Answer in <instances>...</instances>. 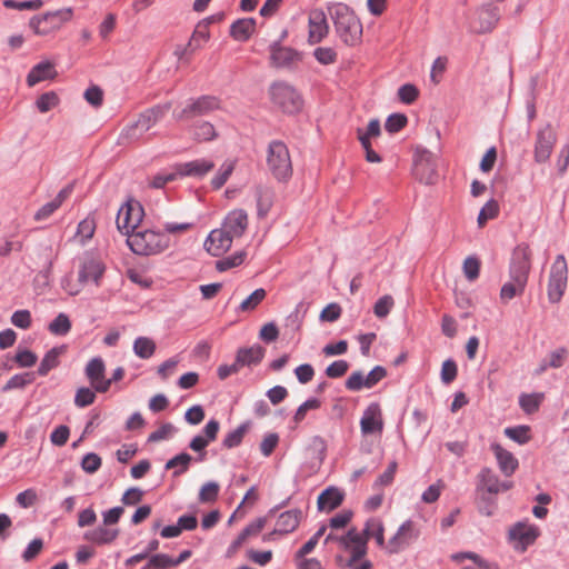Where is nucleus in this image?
Wrapping results in <instances>:
<instances>
[{
  "label": "nucleus",
  "mask_w": 569,
  "mask_h": 569,
  "mask_svg": "<svg viewBox=\"0 0 569 569\" xmlns=\"http://www.w3.org/2000/svg\"><path fill=\"white\" fill-rule=\"evenodd\" d=\"M104 272L106 264L101 258L87 252L79 260L77 280L74 281L71 276H67L62 279L61 287L68 295L77 296L87 284L100 287Z\"/></svg>",
  "instance_id": "f257e3e1"
},
{
  "label": "nucleus",
  "mask_w": 569,
  "mask_h": 569,
  "mask_svg": "<svg viewBox=\"0 0 569 569\" xmlns=\"http://www.w3.org/2000/svg\"><path fill=\"white\" fill-rule=\"evenodd\" d=\"M339 38L347 46L357 44L362 36V24L350 7L336 3L329 8Z\"/></svg>",
  "instance_id": "f03ea898"
},
{
  "label": "nucleus",
  "mask_w": 569,
  "mask_h": 569,
  "mask_svg": "<svg viewBox=\"0 0 569 569\" xmlns=\"http://www.w3.org/2000/svg\"><path fill=\"white\" fill-rule=\"evenodd\" d=\"M266 166L271 177L280 183H287L293 173L292 159L287 144L272 140L266 149Z\"/></svg>",
  "instance_id": "7ed1b4c3"
},
{
  "label": "nucleus",
  "mask_w": 569,
  "mask_h": 569,
  "mask_svg": "<svg viewBox=\"0 0 569 569\" xmlns=\"http://www.w3.org/2000/svg\"><path fill=\"white\" fill-rule=\"evenodd\" d=\"M73 18L71 7L46 11L30 18L28 26L36 36L47 37L59 32Z\"/></svg>",
  "instance_id": "20e7f679"
},
{
  "label": "nucleus",
  "mask_w": 569,
  "mask_h": 569,
  "mask_svg": "<svg viewBox=\"0 0 569 569\" xmlns=\"http://www.w3.org/2000/svg\"><path fill=\"white\" fill-rule=\"evenodd\" d=\"M127 243L136 254L156 256L169 248L170 238L163 232L142 230L131 232Z\"/></svg>",
  "instance_id": "39448f33"
},
{
  "label": "nucleus",
  "mask_w": 569,
  "mask_h": 569,
  "mask_svg": "<svg viewBox=\"0 0 569 569\" xmlns=\"http://www.w3.org/2000/svg\"><path fill=\"white\" fill-rule=\"evenodd\" d=\"M269 98L273 106L287 113H296L302 108L300 93L287 82H274L269 88Z\"/></svg>",
  "instance_id": "423d86ee"
},
{
  "label": "nucleus",
  "mask_w": 569,
  "mask_h": 569,
  "mask_svg": "<svg viewBox=\"0 0 569 569\" xmlns=\"http://www.w3.org/2000/svg\"><path fill=\"white\" fill-rule=\"evenodd\" d=\"M221 109V102L213 96H201L197 99H190L183 108L176 109L172 113L177 121H188L196 117L210 114Z\"/></svg>",
  "instance_id": "0eeeda50"
},
{
  "label": "nucleus",
  "mask_w": 569,
  "mask_h": 569,
  "mask_svg": "<svg viewBox=\"0 0 569 569\" xmlns=\"http://www.w3.org/2000/svg\"><path fill=\"white\" fill-rule=\"evenodd\" d=\"M568 282V266L563 254H558L551 264L548 280V299L551 303L561 300Z\"/></svg>",
  "instance_id": "6e6552de"
},
{
  "label": "nucleus",
  "mask_w": 569,
  "mask_h": 569,
  "mask_svg": "<svg viewBox=\"0 0 569 569\" xmlns=\"http://www.w3.org/2000/svg\"><path fill=\"white\" fill-rule=\"evenodd\" d=\"M171 108L170 103L157 106L142 112L133 124L126 127L123 136L129 140L139 139L150 130Z\"/></svg>",
  "instance_id": "1a4fd4ad"
},
{
  "label": "nucleus",
  "mask_w": 569,
  "mask_h": 569,
  "mask_svg": "<svg viewBox=\"0 0 569 569\" xmlns=\"http://www.w3.org/2000/svg\"><path fill=\"white\" fill-rule=\"evenodd\" d=\"M412 174L425 184H433L438 179L436 157L426 149H416Z\"/></svg>",
  "instance_id": "9d476101"
},
{
  "label": "nucleus",
  "mask_w": 569,
  "mask_h": 569,
  "mask_svg": "<svg viewBox=\"0 0 569 569\" xmlns=\"http://www.w3.org/2000/svg\"><path fill=\"white\" fill-rule=\"evenodd\" d=\"M532 252L528 243H519L512 251L509 274L515 281L528 282Z\"/></svg>",
  "instance_id": "9b49d317"
},
{
  "label": "nucleus",
  "mask_w": 569,
  "mask_h": 569,
  "mask_svg": "<svg viewBox=\"0 0 569 569\" xmlns=\"http://www.w3.org/2000/svg\"><path fill=\"white\" fill-rule=\"evenodd\" d=\"M143 218V208L142 206L134 200H129L124 203L118 211L117 214V227L118 229L126 233L127 237L134 232Z\"/></svg>",
  "instance_id": "f8f14e48"
},
{
  "label": "nucleus",
  "mask_w": 569,
  "mask_h": 569,
  "mask_svg": "<svg viewBox=\"0 0 569 569\" xmlns=\"http://www.w3.org/2000/svg\"><path fill=\"white\" fill-rule=\"evenodd\" d=\"M336 540L339 542L347 552L350 553V559L353 562L360 560L367 552L366 538L357 529H350L345 536L333 537L332 535L327 536L326 542Z\"/></svg>",
  "instance_id": "ddd939ff"
},
{
  "label": "nucleus",
  "mask_w": 569,
  "mask_h": 569,
  "mask_svg": "<svg viewBox=\"0 0 569 569\" xmlns=\"http://www.w3.org/2000/svg\"><path fill=\"white\" fill-rule=\"evenodd\" d=\"M539 528L525 521L517 522L509 529V540L520 552L527 550L539 537Z\"/></svg>",
  "instance_id": "4468645a"
},
{
  "label": "nucleus",
  "mask_w": 569,
  "mask_h": 569,
  "mask_svg": "<svg viewBox=\"0 0 569 569\" xmlns=\"http://www.w3.org/2000/svg\"><path fill=\"white\" fill-rule=\"evenodd\" d=\"M557 142V134L550 124H547L537 132L533 157L537 163H545L549 160Z\"/></svg>",
  "instance_id": "2eb2a0df"
},
{
  "label": "nucleus",
  "mask_w": 569,
  "mask_h": 569,
  "mask_svg": "<svg viewBox=\"0 0 569 569\" xmlns=\"http://www.w3.org/2000/svg\"><path fill=\"white\" fill-rule=\"evenodd\" d=\"M417 537L418 532L415 528V523L408 520L398 528L397 532L389 539L385 548L389 553H398L409 547Z\"/></svg>",
  "instance_id": "dca6fc26"
},
{
  "label": "nucleus",
  "mask_w": 569,
  "mask_h": 569,
  "mask_svg": "<svg viewBox=\"0 0 569 569\" xmlns=\"http://www.w3.org/2000/svg\"><path fill=\"white\" fill-rule=\"evenodd\" d=\"M478 492H488L498 495L512 488L511 481H501L499 477L490 468H482L478 473Z\"/></svg>",
  "instance_id": "f3484780"
},
{
  "label": "nucleus",
  "mask_w": 569,
  "mask_h": 569,
  "mask_svg": "<svg viewBox=\"0 0 569 569\" xmlns=\"http://www.w3.org/2000/svg\"><path fill=\"white\" fill-rule=\"evenodd\" d=\"M329 32L327 16L321 9H315L308 17V42L316 44L321 42Z\"/></svg>",
  "instance_id": "a211bd4d"
},
{
  "label": "nucleus",
  "mask_w": 569,
  "mask_h": 569,
  "mask_svg": "<svg viewBox=\"0 0 569 569\" xmlns=\"http://www.w3.org/2000/svg\"><path fill=\"white\" fill-rule=\"evenodd\" d=\"M104 372L106 366L101 358L91 359L86 367V376L97 392H107L111 386V380H107Z\"/></svg>",
  "instance_id": "6ab92c4d"
},
{
  "label": "nucleus",
  "mask_w": 569,
  "mask_h": 569,
  "mask_svg": "<svg viewBox=\"0 0 569 569\" xmlns=\"http://www.w3.org/2000/svg\"><path fill=\"white\" fill-rule=\"evenodd\" d=\"M233 237L222 227L212 230L204 241L206 250L213 257H220L232 246Z\"/></svg>",
  "instance_id": "aec40b11"
},
{
  "label": "nucleus",
  "mask_w": 569,
  "mask_h": 569,
  "mask_svg": "<svg viewBox=\"0 0 569 569\" xmlns=\"http://www.w3.org/2000/svg\"><path fill=\"white\" fill-rule=\"evenodd\" d=\"M302 518V512L299 509L288 510L279 515L274 530L263 536L264 541L272 539L274 535H287L295 531Z\"/></svg>",
  "instance_id": "412c9836"
},
{
  "label": "nucleus",
  "mask_w": 569,
  "mask_h": 569,
  "mask_svg": "<svg viewBox=\"0 0 569 569\" xmlns=\"http://www.w3.org/2000/svg\"><path fill=\"white\" fill-rule=\"evenodd\" d=\"M360 429L363 435L382 432L383 418L379 403L372 402L365 409L360 420Z\"/></svg>",
  "instance_id": "4be33fe9"
},
{
  "label": "nucleus",
  "mask_w": 569,
  "mask_h": 569,
  "mask_svg": "<svg viewBox=\"0 0 569 569\" xmlns=\"http://www.w3.org/2000/svg\"><path fill=\"white\" fill-rule=\"evenodd\" d=\"M248 224V212L244 209H233L228 212L221 227L237 239L244 234Z\"/></svg>",
  "instance_id": "5701e85b"
},
{
  "label": "nucleus",
  "mask_w": 569,
  "mask_h": 569,
  "mask_svg": "<svg viewBox=\"0 0 569 569\" xmlns=\"http://www.w3.org/2000/svg\"><path fill=\"white\" fill-rule=\"evenodd\" d=\"M500 19V12L497 7L485 6L477 11L472 28L478 33H486L493 30Z\"/></svg>",
  "instance_id": "b1692460"
},
{
  "label": "nucleus",
  "mask_w": 569,
  "mask_h": 569,
  "mask_svg": "<svg viewBox=\"0 0 569 569\" xmlns=\"http://www.w3.org/2000/svg\"><path fill=\"white\" fill-rule=\"evenodd\" d=\"M180 178H202L214 168V162L209 159H196L188 162L176 163Z\"/></svg>",
  "instance_id": "393cba45"
},
{
  "label": "nucleus",
  "mask_w": 569,
  "mask_h": 569,
  "mask_svg": "<svg viewBox=\"0 0 569 569\" xmlns=\"http://www.w3.org/2000/svg\"><path fill=\"white\" fill-rule=\"evenodd\" d=\"M490 449L495 455L501 473L506 477H511L519 467L518 459L497 442L491 443Z\"/></svg>",
  "instance_id": "a878e982"
},
{
  "label": "nucleus",
  "mask_w": 569,
  "mask_h": 569,
  "mask_svg": "<svg viewBox=\"0 0 569 569\" xmlns=\"http://www.w3.org/2000/svg\"><path fill=\"white\" fill-rule=\"evenodd\" d=\"M72 192V186L69 184L61 189L59 193L50 202L43 204L36 213L33 219L36 221H43L50 218L61 204L70 197Z\"/></svg>",
  "instance_id": "bb28decb"
},
{
  "label": "nucleus",
  "mask_w": 569,
  "mask_h": 569,
  "mask_svg": "<svg viewBox=\"0 0 569 569\" xmlns=\"http://www.w3.org/2000/svg\"><path fill=\"white\" fill-rule=\"evenodd\" d=\"M343 498L345 493L342 490L329 487L318 496L317 505L319 510L330 512L342 503Z\"/></svg>",
  "instance_id": "cd10ccee"
},
{
  "label": "nucleus",
  "mask_w": 569,
  "mask_h": 569,
  "mask_svg": "<svg viewBox=\"0 0 569 569\" xmlns=\"http://www.w3.org/2000/svg\"><path fill=\"white\" fill-rule=\"evenodd\" d=\"M254 197L257 202V216L263 219L273 206L274 192L270 187L259 184L254 189Z\"/></svg>",
  "instance_id": "c85d7f7f"
},
{
  "label": "nucleus",
  "mask_w": 569,
  "mask_h": 569,
  "mask_svg": "<svg viewBox=\"0 0 569 569\" xmlns=\"http://www.w3.org/2000/svg\"><path fill=\"white\" fill-rule=\"evenodd\" d=\"M300 60V53L291 48L278 47L272 49L271 61L276 67H290L297 64Z\"/></svg>",
  "instance_id": "c756f323"
},
{
  "label": "nucleus",
  "mask_w": 569,
  "mask_h": 569,
  "mask_svg": "<svg viewBox=\"0 0 569 569\" xmlns=\"http://www.w3.org/2000/svg\"><path fill=\"white\" fill-rule=\"evenodd\" d=\"M118 529L108 528V526H101L87 531L84 533V539L89 542L101 546L112 543L118 538Z\"/></svg>",
  "instance_id": "7c9ffc66"
},
{
  "label": "nucleus",
  "mask_w": 569,
  "mask_h": 569,
  "mask_svg": "<svg viewBox=\"0 0 569 569\" xmlns=\"http://www.w3.org/2000/svg\"><path fill=\"white\" fill-rule=\"evenodd\" d=\"M67 351L66 346L54 347L50 349L42 358L37 373L41 377H46L52 369L60 365V357Z\"/></svg>",
  "instance_id": "2f4dec72"
},
{
  "label": "nucleus",
  "mask_w": 569,
  "mask_h": 569,
  "mask_svg": "<svg viewBox=\"0 0 569 569\" xmlns=\"http://www.w3.org/2000/svg\"><path fill=\"white\" fill-rule=\"evenodd\" d=\"M57 72L54 70V67L50 62H40L36 64L31 71L29 72L27 77V83L29 87H33L34 84L47 80V79H53L56 77Z\"/></svg>",
  "instance_id": "473e14b6"
},
{
  "label": "nucleus",
  "mask_w": 569,
  "mask_h": 569,
  "mask_svg": "<svg viewBox=\"0 0 569 569\" xmlns=\"http://www.w3.org/2000/svg\"><path fill=\"white\" fill-rule=\"evenodd\" d=\"M254 29L256 21L252 18L239 19L231 24L230 36L237 41H247Z\"/></svg>",
  "instance_id": "72a5a7b5"
},
{
  "label": "nucleus",
  "mask_w": 569,
  "mask_h": 569,
  "mask_svg": "<svg viewBox=\"0 0 569 569\" xmlns=\"http://www.w3.org/2000/svg\"><path fill=\"white\" fill-rule=\"evenodd\" d=\"M264 356V349L254 345L250 348H241L237 351L236 359L241 367L259 363Z\"/></svg>",
  "instance_id": "f704fd0d"
},
{
  "label": "nucleus",
  "mask_w": 569,
  "mask_h": 569,
  "mask_svg": "<svg viewBox=\"0 0 569 569\" xmlns=\"http://www.w3.org/2000/svg\"><path fill=\"white\" fill-rule=\"evenodd\" d=\"M383 531L382 521L378 518H371L367 521L365 530L361 533L366 538V541L370 538H375L378 546L385 547L387 543H385Z\"/></svg>",
  "instance_id": "c9c22d12"
},
{
  "label": "nucleus",
  "mask_w": 569,
  "mask_h": 569,
  "mask_svg": "<svg viewBox=\"0 0 569 569\" xmlns=\"http://www.w3.org/2000/svg\"><path fill=\"white\" fill-rule=\"evenodd\" d=\"M177 166H172L169 169L162 170L149 179V186L151 188L161 189L167 183L179 179Z\"/></svg>",
  "instance_id": "e433bc0d"
},
{
  "label": "nucleus",
  "mask_w": 569,
  "mask_h": 569,
  "mask_svg": "<svg viewBox=\"0 0 569 569\" xmlns=\"http://www.w3.org/2000/svg\"><path fill=\"white\" fill-rule=\"evenodd\" d=\"M133 351L141 359H149L156 351V342L148 337H139L133 342Z\"/></svg>",
  "instance_id": "4c0bfd02"
},
{
  "label": "nucleus",
  "mask_w": 569,
  "mask_h": 569,
  "mask_svg": "<svg viewBox=\"0 0 569 569\" xmlns=\"http://www.w3.org/2000/svg\"><path fill=\"white\" fill-rule=\"evenodd\" d=\"M452 559L458 562H461L465 559H470L473 561L471 566H465L461 569H498L496 566L488 563L473 552L456 553L452 556Z\"/></svg>",
  "instance_id": "58836bf2"
},
{
  "label": "nucleus",
  "mask_w": 569,
  "mask_h": 569,
  "mask_svg": "<svg viewBox=\"0 0 569 569\" xmlns=\"http://www.w3.org/2000/svg\"><path fill=\"white\" fill-rule=\"evenodd\" d=\"M248 430L249 423L246 422L240 425L237 429L228 432L222 440V447L226 449L238 447L242 442V439Z\"/></svg>",
  "instance_id": "ea45409f"
},
{
  "label": "nucleus",
  "mask_w": 569,
  "mask_h": 569,
  "mask_svg": "<svg viewBox=\"0 0 569 569\" xmlns=\"http://www.w3.org/2000/svg\"><path fill=\"white\" fill-rule=\"evenodd\" d=\"M48 329L54 336H66L71 330V321L61 312L49 323Z\"/></svg>",
  "instance_id": "a19ab883"
},
{
  "label": "nucleus",
  "mask_w": 569,
  "mask_h": 569,
  "mask_svg": "<svg viewBox=\"0 0 569 569\" xmlns=\"http://www.w3.org/2000/svg\"><path fill=\"white\" fill-rule=\"evenodd\" d=\"M542 399V393H522L519 397V406L526 413L530 415L538 411Z\"/></svg>",
  "instance_id": "79ce46f5"
},
{
  "label": "nucleus",
  "mask_w": 569,
  "mask_h": 569,
  "mask_svg": "<svg viewBox=\"0 0 569 569\" xmlns=\"http://www.w3.org/2000/svg\"><path fill=\"white\" fill-rule=\"evenodd\" d=\"M96 231V221L93 218H86L79 222L76 239L84 244L89 239H91Z\"/></svg>",
  "instance_id": "37998d69"
},
{
  "label": "nucleus",
  "mask_w": 569,
  "mask_h": 569,
  "mask_svg": "<svg viewBox=\"0 0 569 569\" xmlns=\"http://www.w3.org/2000/svg\"><path fill=\"white\" fill-rule=\"evenodd\" d=\"M499 214V204L497 200L491 199L489 200L480 210L478 214V226L480 228L485 227V224L495 218H497Z\"/></svg>",
  "instance_id": "c03bdc74"
},
{
  "label": "nucleus",
  "mask_w": 569,
  "mask_h": 569,
  "mask_svg": "<svg viewBox=\"0 0 569 569\" xmlns=\"http://www.w3.org/2000/svg\"><path fill=\"white\" fill-rule=\"evenodd\" d=\"M503 432L509 439L519 445H525L531 439L529 426L508 427Z\"/></svg>",
  "instance_id": "a18cd8bd"
},
{
  "label": "nucleus",
  "mask_w": 569,
  "mask_h": 569,
  "mask_svg": "<svg viewBox=\"0 0 569 569\" xmlns=\"http://www.w3.org/2000/svg\"><path fill=\"white\" fill-rule=\"evenodd\" d=\"M527 286V282H522L520 284L519 281H515L510 278L508 282H506L500 291V298L502 301L507 302L515 298L516 296H519L523 292L525 288Z\"/></svg>",
  "instance_id": "49530a36"
},
{
  "label": "nucleus",
  "mask_w": 569,
  "mask_h": 569,
  "mask_svg": "<svg viewBox=\"0 0 569 569\" xmlns=\"http://www.w3.org/2000/svg\"><path fill=\"white\" fill-rule=\"evenodd\" d=\"M267 292L264 289H256L248 298H246L239 306L241 312H249L254 310L266 298Z\"/></svg>",
  "instance_id": "de8ad7c7"
},
{
  "label": "nucleus",
  "mask_w": 569,
  "mask_h": 569,
  "mask_svg": "<svg viewBox=\"0 0 569 569\" xmlns=\"http://www.w3.org/2000/svg\"><path fill=\"white\" fill-rule=\"evenodd\" d=\"M234 169L233 161H226L221 164L216 176L211 179L213 189H220L229 179Z\"/></svg>",
  "instance_id": "09e8293b"
},
{
  "label": "nucleus",
  "mask_w": 569,
  "mask_h": 569,
  "mask_svg": "<svg viewBox=\"0 0 569 569\" xmlns=\"http://www.w3.org/2000/svg\"><path fill=\"white\" fill-rule=\"evenodd\" d=\"M274 510L271 509L264 517L258 518L251 523H249L242 531L246 538H250L257 536L261 532V530L266 527L268 521L273 517Z\"/></svg>",
  "instance_id": "8fccbe9b"
},
{
  "label": "nucleus",
  "mask_w": 569,
  "mask_h": 569,
  "mask_svg": "<svg viewBox=\"0 0 569 569\" xmlns=\"http://www.w3.org/2000/svg\"><path fill=\"white\" fill-rule=\"evenodd\" d=\"M34 375L32 372L18 373L12 376L4 385L3 390L21 389L32 383Z\"/></svg>",
  "instance_id": "3c124183"
},
{
  "label": "nucleus",
  "mask_w": 569,
  "mask_h": 569,
  "mask_svg": "<svg viewBox=\"0 0 569 569\" xmlns=\"http://www.w3.org/2000/svg\"><path fill=\"white\" fill-rule=\"evenodd\" d=\"M191 460H192V457L189 453L182 452V453L177 455L172 459H170L166 463V468L173 469V468L180 467V469L174 470V472H173L174 476H180L181 473H183L184 471L188 470Z\"/></svg>",
  "instance_id": "603ef678"
},
{
  "label": "nucleus",
  "mask_w": 569,
  "mask_h": 569,
  "mask_svg": "<svg viewBox=\"0 0 569 569\" xmlns=\"http://www.w3.org/2000/svg\"><path fill=\"white\" fill-rule=\"evenodd\" d=\"M220 491L219 483L214 481L206 482L199 491V501L202 503H209L217 500Z\"/></svg>",
  "instance_id": "864d4df0"
},
{
  "label": "nucleus",
  "mask_w": 569,
  "mask_h": 569,
  "mask_svg": "<svg viewBox=\"0 0 569 569\" xmlns=\"http://www.w3.org/2000/svg\"><path fill=\"white\" fill-rule=\"evenodd\" d=\"M58 103L59 97L53 91L41 94L36 101V106L41 113L52 110L58 106Z\"/></svg>",
  "instance_id": "5fc2aeb1"
},
{
  "label": "nucleus",
  "mask_w": 569,
  "mask_h": 569,
  "mask_svg": "<svg viewBox=\"0 0 569 569\" xmlns=\"http://www.w3.org/2000/svg\"><path fill=\"white\" fill-rule=\"evenodd\" d=\"M381 134L380 121L378 119H372L369 121L367 129L363 130L361 128L357 129V137L360 142L362 139L367 141H371L373 138H378Z\"/></svg>",
  "instance_id": "6e6d98bb"
},
{
  "label": "nucleus",
  "mask_w": 569,
  "mask_h": 569,
  "mask_svg": "<svg viewBox=\"0 0 569 569\" xmlns=\"http://www.w3.org/2000/svg\"><path fill=\"white\" fill-rule=\"evenodd\" d=\"M408 119L403 113L390 114L385 123V128L390 133H396L407 126Z\"/></svg>",
  "instance_id": "4d7b16f0"
},
{
  "label": "nucleus",
  "mask_w": 569,
  "mask_h": 569,
  "mask_svg": "<svg viewBox=\"0 0 569 569\" xmlns=\"http://www.w3.org/2000/svg\"><path fill=\"white\" fill-rule=\"evenodd\" d=\"M313 56L316 60L323 66L333 64L338 57L336 50L329 47L317 48Z\"/></svg>",
  "instance_id": "13d9d810"
},
{
  "label": "nucleus",
  "mask_w": 569,
  "mask_h": 569,
  "mask_svg": "<svg viewBox=\"0 0 569 569\" xmlns=\"http://www.w3.org/2000/svg\"><path fill=\"white\" fill-rule=\"evenodd\" d=\"M96 400L93 390L87 387H81L77 390L74 396V405L79 408H84L92 405Z\"/></svg>",
  "instance_id": "bf43d9fd"
},
{
  "label": "nucleus",
  "mask_w": 569,
  "mask_h": 569,
  "mask_svg": "<svg viewBox=\"0 0 569 569\" xmlns=\"http://www.w3.org/2000/svg\"><path fill=\"white\" fill-rule=\"evenodd\" d=\"M194 138L199 141H210L217 137L216 129L210 122H201L194 128Z\"/></svg>",
  "instance_id": "052dcab7"
},
{
  "label": "nucleus",
  "mask_w": 569,
  "mask_h": 569,
  "mask_svg": "<svg viewBox=\"0 0 569 569\" xmlns=\"http://www.w3.org/2000/svg\"><path fill=\"white\" fill-rule=\"evenodd\" d=\"M480 261L476 257H468L463 261V273L469 281H475L479 277Z\"/></svg>",
  "instance_id": "680f3d73"
},
{
  "label": "nucleus",
  "mask_w": 569,
  "mask_h": 569,
  "mask_svg": "<svg viewBox=\"0 0 569 569\" xmlns=\"http://www.w3.org/2000/svg\"><path fill=\"white\" fill-rule=\"evenodd\" d=\"M246 258L244 252H237L228 258L217 261L216 268L219 271H227L233 267L240 266Z\"/></svg>",
  "instance_id": "e2e57ef3"
},
{
  "label": "nucleus",
  "mask_w": 569,
  "mask_h": 569,
  "mask_svg": "<svg viewBox=\"0 0 569 569\" xmlns=\"http://www.w3.org/2000/svg\"><path fill=\"white\" fill-rule=\"evenodd\" d=\"M393 305V298L389 295H386L376 302L373 307V312L378 318H385L389 315Z\"/></svg>",
  "instance_id": "0e129e2a"
},
{
  "label": "nucleus",
  "mask_w": 569,
  "mask_h": 569,
  "mask_svg": "<svg viewBox=\"0 0 569 569\" xmlns=\"http://www.w3.org/2000/svg\"><path fill=\"white\" fill-rule=\"evenodd\" d=\"M37 360V355L28 349L18 350L14 357V361L21 368H30L36 365Z\"/></svg>",
  "instance_id": "69168bd1"
},
{
  "label": "nucleus",
  "mask_w": 569,
  "mask_h": 569,
  "mask_svg": "<svg viewBox=\"0 0 569 569\" xmlns=\"http://www.w3.org/2000/svg\"><path fill=\"white\" fill-rule=\"evenodd\" d=\"M418 96L419 90L413 84L407 83L398 89V97L406 104L413 103Z\"/></svg>",
  "instance_id": "338daca9"
},
{
  "label": "nucleus",
  "mask_w": 569,
  "mask_h": 569,
  "mask_svg": "<svg viewBox=\"0 0 569 569\" xmlns=\"http://www.w3.org/2000/svg\"><path fill=\"white\" fill-rule=\"evenodd\" d=\"M457 373H458V368L453 360L448 359V360L443 361L442 367H441V381L445 385L451 383L456 379Z\"/></svg>",
  "instance_id": "774afa93"
}]
</instances>
